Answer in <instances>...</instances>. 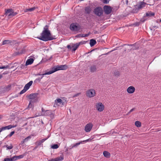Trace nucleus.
Returning a JSON list of instances; mask_svg holds the SVG:
<instances>
[{
    "instance_id": "nucleus-8",
    "label": "nucleus",
    "mask_w": 161,
    "mask_h": 161,
    "mask_svg": "<svg viewBox=\"0 0 161 161\" xmlns=\"http://www.w3.org/2000/svg\"><path fill=\"white\" fill-rule=\"evenodd\" d=\"M96 94L95 90L93 89H90L88 90L86 92V96L89 97H94Z\"/></svg>"
},
{
    "instance_id": "nucleus-13",
    "label": "nucleus",
    "mask_w": 161,
    "mask_h": 161,
    "mask_svg": "<svg viewBox=\"0 0 161 161\" xmlns=\"http://www.w3.org/2000/svg\"><path fill=\"white\" fill-rule=\"evenodd\" d=\"M135 90V88L133 86H131L127 88V91L129 94H132L134 92Z\"/></svg>"
},
{
    "instance_id": "nucleus-16",
    "label": "nucleus",
    "mask_w": 161,
    "mask_h": 161,
    "mask_svg": "<svg viewBox=\"0 0 161 161\" xmlns=\"http://www.w3.org/2000/svg\"><path fill=\"white\" fill-rule=\"evenodd\" d=\"M34 61V59L32 58H30L27 59L25 63V65L27 66L31 64Z\"/></svg>"
},
{
    "instance_id": "nucleus-22",
    "label": "nucleus",
    "mask_w": 161,
    "mask_h": 161,
    "mask_svg": "<svg viewBox=\"0 0 161 161\" xmlns=\"http://www.w3.org/2000/svg\"><path fill=\"white\" fill-rule=\"evenodd\" d=\"M90 69L91 72H94L97 69V68L95 65H92L90 68Z\"/></svg>"
},
{
    "instance_id": "nucleus-49",
    "label": "nucleus",
    "mask_w": 161,
    "mask_h": 161,
    "mask_svg": "<svg viewBox=\"0 0 161 161\" xmlns=\"http://www.w3.org/2000/svg\"><path fill=\"white\" fill-rule=\"evenodd\" d=\"M114 75H119V72H116V73H114Z\"/></svg>"
},
{
    "instance_id": "nucleus-52",
    "label": "nucleus",
    "mask_w": 161,
    "mask_h": 161,
    "mask_svg": "<svg viewBox=\"0 0 161 161\" xmlns=\"http://www.w3.org/2000/svg\"><path fill=\"white\" fill-rule=\"evenodd\" d=\"M24 67H25V66L23 64H21L20 65V68H21L23 69V68H24Z\"/></svg>"
},
{
    "instance_id": "nucleus-17",
    "label": "nucleus",
    "mask_w": 161,
    "mask_h": 161,
    "mask_svg": "<svg viewBox=\"0 0 161 161\" xmlns=\"http://www.w3.org/2000/svg\"><path fill=\"white\" fill-rule=\"evenodd\" d=\"M64 159L63 156H60L59 157H58L55 158L54 159H52L51 161H62Z\"/></svg>"
},
{
    "instance_id": "nucleus-48",
    "label": "nucleus",
    "mask_w": 161,
    "mask_h": 161,
    "mask_svg": "<svg viewBox=\"0 0 161 161\" xmlns=\"http://www.w3.org/2000/svg\"><path fill=\"white\" fill-rule=\"evenodd\" d=\"M80 94V93H77V94L74 95V96H73V97H77V96H78V95H79Z\"/></svg>"
},
{
    "instance_id": "nucleus-34",
    "label": "nucleus",
    "mask_w": 161,
    "mask_h": 161,
    "mask_svg": "<svg viewBox=\"0 0 161 161\" xmlns=\"http://www.w3.org/2000/svg\"><path fill=\"white\" fill-rule=\"evenodd\" d=\"M25 155L24 154L21 155L19 156H17V159H21L23 158Z\"/></svg>"
},
{
    "instance_id": "nucleus-12",
    "label": "nucleus",
    "mask_w": 161,
    "mask_h": 161,
    "mask_svg": "<svg viewBox=\"0 0 161 161\" xmlns=\"http://www.w3.org/2000/svg\"><path fill=\"white\" fill-rule=\"evenodd\" d=\"M70 28L71 30L74 31H77L79 30L78 26L74 23H72L71 24Z\"/></svg>"
},
{
    "instance_id": "nucleus-51",
    "label": "nucleus",
    "mask_w": 161,
    "mask_h": 161,
    "mask_svg": "<svg viewBox=\"0 0 161 161\" xmlns=\"http://www.w3.org/2000/svg\"><path fill=\"white\" fill-rule=\"evenodd\" d=\"M44 74H41L40 73H38V74H36V75H42V76H43L44 75H43Z\"/></svg>"
},
{
    "instance_id": "nucleus-26",
    "label": "nucleus",
    "mask_w": 161,
    "mask_h": 161,
    "mask_svg": "<svg viewBox=\"0 0 161 161\" xmlns=\"http://www.w3.org/2000/svg\"><path fill=\"white\" fill-rule=\"evenodd\" d=\"M103 154L104 156L107 158H108L110 155V153L107 151H104L103 152Z\"/></svg>"
},
{
    "instance_id": "nucleus-36",
    "label": "nucleus",
    "mask_w": 161,
    "mask_h": 161,
    "mask_svg": "<svg viewBox=\"0 0 161 161\" xmlns=\"http://www.w3.org/2000/svg\"><path fill=\"white\" fill-rule=\"evenodd\" d=\"M14 131H12L10 132L9 135L7 136V137H11L14 133Z\"/></svg>"
},
{
    "instance_id": "nucleus-54",
    "label": "nucleus",
    "mask_w": 161,
    "mask_h": 161,
    "mask_svg": "<svg viewBox=\"0 0 161 161\" xmlns=\"http://www.w3.org/2000/svg\"><path fill=\"white\" fill-rule=\"evenodd\" d=\"M2 77V75H0V79Z\"/></svg>"
},
{
    "instance_id": "nucleus-20",
    "label": "nucleus",
    "mask_w": 161,
    "mask_h": 161,
    "mask_svg": "<svg viewBox=\"0 0 161 161\" xmlns=\"http://www.w3.org/2000/svg\"><path fill=\"white\" fill-rule=\"evenodd\" d=\"M96 43V42L95 40L92 39L90 41V44L91 47L93 46Z\"/></svg>"
},
{
    "instance_id": "nucleus-15",
    "label": "nucleus",
    "mask_w": 161,
    "mask_h": 161,
    "mask_svg": "<svg viewBox=\"0 0 161 161\" xmlns=\"http://www.w3.org/2000/svg\"><path fill=\"white\" fill-rule=\"evenodd\" d=\"M79 47V44H78L77 43H76L74 45H73V44L71 46V50L72 51H75Z\"/></svg>"
},
{
    "instance_id": "nucleus-37",
    "label": "nucleus",
    "mask_w": 161,
    "mask_h": 161,
    "mask_svg": "<svg viewBox=\"0 0 161 161\" xmlns=\"http://www.w3.org/2000/svg\"><path fill=\"white\" fill-rule=\"evenodd\" d=\"M50 135L49 136H48V137L47 138H46L43 139L41 140H40V141L41 142V143H42L43 142H44L46 140L50 137Z\"/></svg>"
},
{
    "instance_id": "nucleus-23",
    "label": "nucleus",
    "mask_w": 161,
    "mask_h": 161,
    "mask_svg": "<svg viewBox=\"0 0 161 161\" xmlns=\"http://www.w3.org/2000/svg\"><path fill=\"white\" fill-rule=\"evenodd\" d=\"M35 8H36L35 7H33L31 8L26 9L25 10V12H31L32 11H33L35 10Z\"/></svg>"
},
{
    "instance_id": "nucleus-5",
    "label": "nucleus",
    "mask_w": 161,
    "mask_h": 161,
    "mask_svg": "<svg viewBox=\"0 0 161 161\" xmlns=\"http://www.w3.org/2000/svg\"><path fill=\"white\" fill-rule=\"evenodd\" d=\"M17 14V12H14V10L11 9H8L5 11V14L10 18L16 15Z\"/></svg>"
},
{
    "instance_id": "nucleus-9",
    "label": "nucleus",
    "mask_w": 161,
    "mask_h": 161,
    "mask_svg": "<svg viewBox=\"0 0 161 161\" xmlns=\"http://www.w3.org/2000/svg\"><path fill=\"white\" fill-rule=\"evenodd\" d=\"M147 4V3L145 2H140L139 3L138 5L136 6V8H137L138 10H140L145 7Z\"/></svg>"
},
{
    "instance_id": "nucleus-27",
    "label": "nucleus",
    "mask_w": 161,
    "mask_h": 161,
    "mask_svg": "<svg viewBox=\"0 0 161 161\" xmlns=\"http://www.w3.org/2000/svg\"><path fill=\"white\" fill-rule=\"evenodd\" d=\"M83 143L82 142V141H81L80 142H78L77 143H76L73 145H72V147L71 148H72L75 147H77L78 146L80 145V144Z\"/></svg>"
},
{
    "instance_id": "nucleus-58",
    "label": "nucleus",
    "mask_w": 161,
    "mask_h": 161,
    "mask_svg": "<svg viewBox=\"0 0 161 161\" xmlns=\"http://www.w3.org/2000/svg\"><path fill=\"white\" fill-rule=\"evenodd\" d=\"M51 161V160H50V161Z\"/></svg>"
},
{
    "instance_id": "nucleus-19",
    "label": "nucleus",
    "mask_w": 161,
    "mask_h": 161,
    "mask_svg": "<svg viewBox=\"0 0 161 161\" xmlns=\"http://www.w3.org/2000/svg\"><path fill=\"white\" fill-rule=\"evenodd\" d=\"M3 147H6V150H8L12 149L13 147V146L12 144H10L9 146L7 145H5L3 146Z\"/></svg>"
},
{
    "instance_id": "nucleus-4",
    "label": "nucleus",
    "mask_w": 161,
    "mask_h": 161,
    "mask_svg": "<svg viewBox=\"0 0 161 161\" xmlns=\"http://www.w3.org/2000/svg\"><path fill=\"white\" fill-rule=\"evenodd\" d=\"M38 95V93H35L31 94L28 95V98L31 100L29 101L28 108H32L33 107V104L37 100Z\"/></svg>"
},
{
    "instance_id": "nucleus-47",
    "label": "nucleus",
    "mask_w": 161,
    "mask_h": 161,
    "mask_svg": "<svg viewBox=\"0 0 161 161\" xmlns=\"http://www.w3.org/2000/svg\"><path fill=\"white\" fill-rule=\"evenodd\" d=\"M1 128V129L2 131L6 130L5 127H3Z\"/></svg>"
},
{
    "instance_id": "nucleus-30",
    "label": "nucleus",
    "mask_w": 161,
    "mask_h": 161,
    "mask_svg": "<svg viewBox=\"0 0 161 161\" xmlns=\"http://www.w3.org/2000/svg\"><path fill=\"white\" fill-rule=\"evenodd\" d=\"M10 43V41L8 40H6L3 41V45L8 44Z\"/></svg>"
},
{
    "instance_id": "nucleus-28",
    "label": "nucleus",
    "mask_w": 161,
    "mask_h": 161,
    "mask_svg": "<svg viewBox=\"0 0 161 161\" xmlns=\"http://www.w3.org/2000/svg\"><path fill=\"white\" fill-rule=\"evenodd\" d=\"M135 125L137 127H140L141 125V123L138 121H136L135 122Z\"/></svg>"
},
{
    "instance_id": "nucleus-31",
    "label": "nucleus",
    "mask_w": 161,
    "mask_h": 161,
    "mask_svg": "<svg viewBox=\"0 0 161 161\" xmlns=\"http://www.w3.org/2000/svg\"><path fill=\"white\" fill-rule=\"evenodd\" d=\"M9 67V66L8 65H4L2 66H0V69H8Z\"/></svg>"
},
{
    "instance_id": "nucleus-14",
    "label": "nucleus",
    "mask_w": 161,
    "mask_h": 161,
    "mask_svg": "<svg viewBox=\"0 0 161 161\" xmlns=\"http://www.w3.org/2000/svg\"><path fill=\"white\" fill-rule=\"evenodd\" d=\"M33 83V81L31 80L29 81L28 83L26 84L24 87V89L26 91L27 90L30 88V86Z\"/></svg>"
},
{
    "instance_id": "nucleus-25",
    "label": "nucleus",
    "mask_w": 161,
    "mask_h": 161,
    "mask_svg": "<svg viewBox=\"0 0 161 161\" xmlns=\"http://www.w3.org/2000/svg\"><path fill=\"white\" fill-rule=\"evenodd\" d=\"M85 12L88 14H90L91 11V8L90 7H87L85 8Z\"/></svg>"
},
{
    "instance_id": "nucleus-11",
    "label": "nucleus",
    "mask_w": 161,
    "mask_h": 161,
    "mask_svg": "<svg viewBox=\"0 0 161 161\" xmlns=\"http://www.w3.org/2000/svg\"><path fill=\"white\" fill-rule=\"evenodd\" d=\"M103 9L104 12L107 14H109L112 11L111 7L108 6H104L103 7Z\"/></svg>"
},
{
    "instance_id": "nucleus-46",
    "label": "nucleus",
    "mask_w": 161,
    "mask_h": 161,
    "mask_svg": "<svg viewBox=\"0 0 161 161\" xmlns=\"http://www.w3.org/2000/svg\"><path fill=\"white\" fill-rule=\"evenodd\" d=\"M135 109V108H133L131 109L129 112L128 114H130L131 112H132Z\"/></svg>"
},
{
    "instance_id": "nucleus-33",
    "label": "nucleus",
    "mask_w": 161,
    "mask_h": 161,
    "mask_svg": "<svg viewBox=\"0 0 161 161\" xmlns=\"http://www.w3.org/2000/svg\"><path fill=\"white\" fill-rule=\"evenodd\" d=\"M92 139H93V138H90L87 139L86 140H84V141H82V142L83 143L84 142H91V141L92 140Z\"/></svg>"
},
{
    "instance_id": "nucleus-55",
    "label": "nucleus",
    "mask_w": 161,
    "mask_h": 161,
    "mask_svg": "<svg viewBox=\"0 0 161 161\" xmlns=\"http://www.w3.org/2000/svg\"><path fill=\"white\" fill-rule=\"evenodd\" d=\"M136 25H139V23H137V24H136Z\"/></svg>"
},
{
    "instance_id": "nucleus-24",
    "label": "nucleus",
    "mask_w": 161,
    "mask_h": 161,
    "mask_svg": "<svg viewBox=\"0 0 161 161\" xmlns=\"http://www.w3.org/2000/svg\"><path fill=\"white\" fill-rule=\"evenodd\" d=\"M8 161H15L17 159V156H15L13 157L12 158H8Z\"/></svg>"
},
{
    "instance_id": "nucleus-43",
    "label": "nucleus",
    "mask_w": 161,
    "mask_h": 161,
    "mask_svg": "<svg viewBox=\"0 0 161 161\" xmlns=\"http://www.w3.org/2000/svg\"><path fill=\"white\" fill-rule=\"evenodd\" d=\"M109 0H103V3H108Z\"/></svg>"
},
{
    "instance_id": "nucleus-38",
    "label": "nucleus",
    "mask_w": 161,
    "mask_h": 161,
    "mask_svg": "<svg viewBox=\"0 0 161 161\" xmlns=\"http://www.w3.org/2000/svg\"><path fill=\"white\" fill-rule=\"evenodd\" d=\"M86 43V41H83L80 42L79 43H77L78 44H79V46L80 45L85 44Z\"/></svg>"
},
{
    "instance_id": "nucleus-39",
    "label": "nucleus",
    "mask_w": 161,
    "mask_h": 161,
    "mask_svg": "<svg viewBox=\"0 0 161 161\" xmlns=\"http://www.w3.org/2000/svg\"><path fill=\"white\" fill-rule=\"evenodd\" d=\"M43 77V76H42L41 77V78H37L36 79L35 81H40L41 80L42 78Z\"/></svg>"
},
{
    "instance_id": "nucleus-56",
    "label": "nucleus",
    "mask_w": 161,
    "mask_h": 161,
    "mask_svg": "<svg viewBox=\"0 0 161 161\" xmlns=\"http://www.w3.org/2000/svg\"><path fill=\"white\" fill-rule=\"evenodd\" d=\"M2 130H1V128H0V133L1 132H2Z\"/></svg>"
},
{
    "instance_id": "nucleus-53",
    "label": "nucleus",
    "mask_w": 161,
    "mask_h": 161,
    "mask_svg": "<svg viewBox=\"0 0 161 161\" xmlns=\"http://www.w3.org/2000/svg\"><path fill=\"white\" fill-rule=\"evenodd\" d=\"M22 53H23V52H20V53H19V52H18V54H22Z\"/></svg>"
},
{
    "instance_id": "nucleus-7",
    "label": "nucleus",
    "mask_w": 161,
    "mask_h": 161,
    "mask_svg": "<svg viewBox=\"0 0 161 161\" xmlns=\"http://www.w3.org/2000/svg\"><path fill=\"white\" fill-rule=\"evenodd\" d=\"M94 14L98 16H101L103 14V10L100 7H97L94 10Z\"/></svg>"
},
{
    "instance_id": "nucleus-57",
    "label": "nucleus",
    "mask_w": 161,
    "mask_h": 161,
    "mask_svg": "<svg viewBox=\"0 0 161 161\" xmlns=\"http://www.w3.org/2000/svg\"><path fill=\"white\" fill-rule=\"evenodd\" d=\"M2 117L0 115V119H1Z\"/></svg>"
},
{
    "instance_id": "nucleus-40",
    "label": "nucleus",
    "mask_w": 161,
    "mask_h": 161,
    "mask_svg": "<svg viewBox=\"0 0 161 161\" xmlns=\"http://www.w3.org/2000/svg\"><path fill=\"white\" fill-rule=\"evenodd\" d=\"M36 144L37 145V146H39L41 145L42 143H41V141H38L36 142Z\"/></svg>"
},
{
    "instance_id": "nucleus-45",
    "label": "nucleus",
    "mask_w": 161,
    "mask_h": 161,
    "mask_svg": "<svg viewBox=\"0 0 161 161\" xmlns=\"http://www.w3.org/2000/svg\"><path fill=\"white\" fill-rule=\"evenodd\" d=\"M67 47L68 49H70L71 50V46L70 45H68L67 46Z\"/></svg>"
},
{
    "instance_id": "nucleus-32",
    "label": "nucleus",
    "mask_w": 161,
    "mask_h": 161,
    "mask_svg": "<svg viewBox=\"0 0 161 161\" xmlns=\"http://www.w3.org/2000/svg\"><path fill=\"white\" fill-rule=\"evenodd\" d=\"M146 15L147 16H153L154 15V13H147L146 14Z\"/></svg>"
},
{
    "instance_id": "nucleus-2",
    "label": "nucleus",
    "mask_w": 161,
    "mask_h": 161,
    "mask_svg": "<svg viewBox=\"0 0 161 161\" xmlns=\"http://www.w3.org/2000/svg\"><path fill=\"white\" fill-rule=\"evenodd\" d=\"M67 66L65 65L55 66L52 68L51 71L45 73L43 75H49L59 70H64L67 69Z\"/></svg>"
},
{
    "instance_id": "nucleus-3",
    "label": "nucleus",
    "mask_w": 161,
    "mask_h": 161,
    "mask_svg": "<svg viewBox=\"0 0 161 161\" xmlns=\"http://www.w3.org/2000/svg\"><path fill=\"white\" fill-rule=\"evenodd\" d=\"M49 116L52 118H53L54 117V114L53 112L50 110H45L43 108H42V112L41 114H38L36 115L35 117L39 116Z\"/></svg>"
},
{
    "instance_id": "nucleus-41",
    "label": "nucleus",
    "mask_w": 161,
    "mask_h": 161,
    "mask_svg": "<svg viewBox=\"0 0 161 161\" xmlns=\"http://www.w3.org/2000/svg\"><path fill=\"white\" fill-rule=\"evenodd\" d=\"M5 128V130H9L11 129L10 125L7 126H4Z\"/></svg>"
},
{
    "instance_id": "nucleus-42",
    "label": "nucleus",
    "mask_w": 161,
    "mask_h": 161,
    "mask_svg": "<svg viewBox=\"0 0 161 161\" xmlns=\"http://www.w3.org/2000/svg\"><path fill=\"white\" fill-rule=\"evenodd\" d=\"M26 91L24 89L23 90H22L20 92V94H21L24 93Z\"/></svg>"
},
{
    "instance_id": "nucleus-1",
    "label": "nucleus",
    "mask_w": 161,
    "mask_h": 161,
    "mask_svg": "<svg viewBox=\"0 0 161 161\" xmlns=\"http://www.w3.org/2000/svg\"><path fill=\"white\" fill-rule=\"evenodd\" d=\"M55 36H52L50 31L48 30V26L46 25L44 28L43 30L41 35L38 38L44 41L52 40L55 39Z\"/></svg>"
},
{
    "instance_id": "nucleus-10",
    "label": "nucleus",
    "mask_w": 161,
    "mask_h": 161,
    "mask_svg": "<svg viewBox=\"0 0 161 161\" xmlns=\"http://www.w3.org/2000/svg\"><path fill=\"white\" fill-rule=\"evenodd\" d=\"M93 127L92 124L91 123H89L87 124L85 128V130L86 132H89L91 130Z\"/></svg>"
},
{
    "instance_id": "nucleus-6",
    "label": "nucleus",
    "mask_w": 161,
    "mask_h": 161,
    "mask_svg": "<svg viewBox=\"0 0 161 161\" xmlns=\"http://www.w3.org/2000/svg\"><path fill=\"white\" fill-rule=\"evenodd\" d=\"M95 108L98 112H102L104 109V106L100 102L97 103L95 105Z\"/></svg>"
},
{
    "instance_id": "nucleus-44",
    "label": "nucleus",
    "mask_w": 161,
    "mask_h": 161,
    "mask_svg": "<svg viewBox=\"0 0 161 161\" xmlns=\"http://www.w3.org/2000/svg\"><path fill=\"white\" fill-rule=\"evenodd\" d=\"M10 126L11 129L12 128H14V127H16L17 126V125H10Z\"/></svg>"
},
{
    "instance_id": "nucleus-50",
    "label": "nucleus",
    "mask_w": 161,
    "mask_h": 161,
    "mask_svg": "<svg viewBox=\"0 0 161 161\" xmlns=\"http://www.w3.org/2000/svg\"><path fill=\"white\" fill-rule=\"evenodd\" d=\"M25 142V140H24V139L21 142V143L20 144H23Z\"/></svg>"
},
{
    "instance_id": "nucleus-35",
    "label": "nucleus",
    "mask_w": 161,
    "mask_h": 161,
    "mask_svg": "<svg viewBox=\"0 0 161 161\" xmlns=\"http://www.w3.org/2000/svg\"><path fill=\"white\" fill-rule=\"evenodd\" d=\"M31 137L30 136H28L26 138H25V139H24V140H25V142H27L29 139H30L31 138Z\"/></svg>"
},
{
    "instance_id": "nucleus-21",
    "label": "nucleus",
    "mask_w": 161,
    "mask_h": 161,
    "mask_svg": "<svg viewBox=\"0 0 161 161\" xmlns=\"http://www.w3.org/2000/svg\"><path fill=\"white\" fill-rule=\"evenodd\" d=\"M89 35V34H81L77 35L76 36L78 37H85L88 36Z\"/></svg>"
},
{
    "instance_id": "nucleus-18",
    "label": "nucleus",
    "mask_w": 161,
    "mask_h": 161,
    "mask_svg": "<svg viewBox=\"0 0 161 161\" xmlns=\"http://www.w3.org/2000/svg\"><path fill=\"white\" fill-rule=\"evenodd\" d=\"M55 102L58 104V105H60L62 104L63 105L62 101L61 99L58 98L56 99L55 101Z\"/></svg>"
},
{
    "instance_id": "nucleus-29",
    "label": "nucleus",
    "mask_w": 161,
    "mask_h": 161,
    "mask_svg": "<svg viewBox=\"0 0 161 161\" xmlns=\"http://www.w3.org/2000/svg\"><path fill=\"white\" fill-rule=\"evenodd\" d=\"M59 147V146L58 144H54L51 146V148L52 149H56L58 148Z\"/></svg>"
}]
</instances>
